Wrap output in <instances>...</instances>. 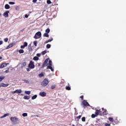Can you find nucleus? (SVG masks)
<instances>
[{
    "label": "nucleus",
    "mask_w": 126,
    "mask_h": 126,
    "mask_svg": "<svg viewBox=\"0 0 126 126\" xmlns=\"http://www.w3.org/2000/svg\"><path fill=\"white\" fill-rule=\"evenodd\" d=\"M4 40V42L6 43L8 41V38H6Z\"/></svg>",
    "instance_id": "nucleus-39"
},
{
    "label": "nucleus",
    "mask_w": 126,
    "mask_h": 126,
    "mask_svg": "<svg viewBox=\"0 0 126 126\" xmlns=\"http://www.w3.org/2000/svg\"><path fill=\"white\" fill-rule=\"evenodd\" d=\"M39 95L41 97H46V96H47V93L45 92H41L39 93Z\"/></svg>",
    "instance_id": "nucleus-7"
},
{
    "label": "nucleus",
    "mask_w": 126,
    "mask_h": 126,
    "mask_svg": "<svg viewBox=\"0 0 126 126\" xmlns=\"http://www.w3.org/2000/svg\"><path fill=\"white\" fill-rule=\"evenodd\" d=\"M24 81H25V82H26V83H29V81L27 80H24Z\"/></svg>",
    "instance_id": "nucleus-44"
},
{
    "label": "nucleus",
    "mask_w": 126,
    "mask_h": 126,
    "mask_svg": "<svg viewBox=\"0 0 126 126\" xmlns=\"http://www.w3.org/2000/svg\"><path fill=\"white\" fill-rule=\"evenodd\" d=\"M53 38L48 39V43H49V42H52V41H53Z\"/></svg>",
    "instance_id": "nucleus-41"
},
{
    "label": "nucleus",
    "mask_w": 126,
    "mask_h": 126,
    "mask_svg": "<svg viewBox=\"0 0 126 126\" xmlns=\"http://www.w3.org/2000/svg\"><path fill=\"white\" fill-rule=\"evenodd\" d=\"M9 4H15V2H9Z\"/></svg>",
    "instance_id": "nucleus-43"
},
{
    "label": "nucleus",
    "mask_w": 126,
    "mask_h": 126,
    "mask_svg": "<svg viewBox=\"0 0 126 126\" xmlns=\"http://www.w3.org/2000/svg\"><path fill=\"white\" fill-rule=\"evenodd\" d=\"M4 78H5V76H1L0 77V82H1V81H2V80H3V79H4Z\"/></svg>",
    "instance_id": "nucleus-17"
},
{
    "label": "nucleus",
    "mask_w": 126,
    "mask_h": 126,
    "mask_svg": "<svg viewBox=\"0 0 126 126\" xmlns=\"http://www.w3.org/2000/svg\"><path fill=\"white\" fill-rule=\"evenodd\" d=\"M86 120V118L84 117L82 118V121L83 122H85Z\"/></svg>",
    "instance_id": "nucleus-38"
},
{
    "label": "nucleus",
    "mask_w": 126,
    "mask_h": 126,
    "mask_svg": "<svg viewBox=\"0 0 126 126\" xmlns=\"http://www.w3.org/2000/svg\"><path fill=\"white\" fill-rule=\"evenodd\" d=\"M46 33H50V29L48 28L45 31Z\"/></svg>",
    "instance_id": "nucleus-33"
},
{
    "label": "nucleus",
    "mask_w": 126,
    "mask_h": 126,
    "mask_svg": "<svg viewBox=\"0 0 126 126\" xmlns=\"http://www.w3.org/2000/svg\"><path fill=\"white\" fill-rule=\"evenodd\" d=\"M33 60L34 61H38L39 60V58L37 56H35L34 57H33Z\"/></svg>",
    "instance_id": "nucleus-24"
},
{
    "label": "nucleus",
    "mask_w": 126,
    "mask_h": 126,
    "mask_svg": "<svg viewBox=\"0 0 126 126\" xmlns=\"http://www.w3.org/2000/svg\"><path fill=\"white\" fill-rule=\"evenodd\" d=\"M36 56H37V57H41V54H36Z\"/></svg>",
    "instance_id": "nucleus-49"
},
{
    "label": "nucleus",
    "mask_w": 126,
    "mask_h": 126,
    "mask_svg": "<svg viewBox=\"0 0 126 126\" xmlns=\"http://www.w3.org/2000/svg\"><path fill=\"white\" fill-rule=\"evenodd\" d=\"M8 13H9V11H6V12L3 13V16L4 17H8Z\"/></svg>",
    "instance_id": "nucleus-12"
},
{
    "label": "nucleus",
    "mask_w": 126,
    "mask_h": 126,
    "mask_svg": "<svg viewBox=\"0 0 126 126\" xmlns=\"http://www.w3.org/2000/svg\"><path fill=\"white\" fill-rule=\"evenodd\" d=\"M32 2H34V3L37 2V0H33Z\"/></svg>",
    "instance_id": "nucleus-50"
},
{
    "label": "nucleus",
    "mask_w": 126,
    "mask_h": 126,
    "mask_svg": "<svg viewBox=\"0 0 126 126\" xmlns=\"http://www.w3.org/2000/svg\"><path fill=\"white\" fill-rule=\"evenodd\" d=\"M8 64H9L8 63H2L1 65H0V68H3V67H6V66H7Z\"/></svg>",
    "instance_id": "nucleus-6"
},
{
    "label": "nucleus",
    "mask_w": 126,
    "mask_h": 126,
    "mask_svg": "<svg viewBox=\"0 0 126 126\" xmlns=\"http://www.w3.org/2000/svg\"><path fill=\"white\" fill-rule=\"evenodd\" d=\"M27 71H30V69L29 68H27Z\"/></svg>",
    "instance_id": "nucleus-54"
},
{
    "label": "nucleus",
    "mask_w": 126,
    "mask_h": 126,
    "mask_svg": "<svg viewBox=\"0 0 126 126\" xmlns=\"http://www.w3.org/2000/svg\"><path fill=\"white\" fill-rule=\"evenodd\" d=\"M0 60H2V57L0 56Z\"/></svg>",
    "instance_id": "nucleus-56"
},
{
    "label": "nucleus",
    "mask_w": 126,
    "mask_h": 126,
    "mask_svg": "<svg viewBox=\"0 0 126 126\" xmlns=\"http://www.w3.org/2000/svg\"><path fill=\"white\" fill-rule=\"evenodd\" d=\"M48 43H49V41L48 40H46L45 42V44H48Z\"/></svg>",
    "instance_id": "nucleus-53"
},
{
    "label": "nucleus",
    "mask_w": 126,
    "mask_h": 126,
    "mask_svg": "<svg viewBox=\"0 0 126 126\" xmlns=\"http://www.w3.org/2000/svg\"><path fill=\"white\" fill-rule=\"evenodd\" d=\"M36 117H37V118H39V115H36Z\"/></svg>",
    "instance_id": "nucleus-57"
},
{
    "label": "nucleus",
    "mask_w": 126,
    "mask_h": 126,
    "mask_svg": "<svg viewBox=\"0 0 126 126\" xmlns=\"http://www.w3.org/2000/svg\"><path fill=\"white\" fill-rule=\"evenodd\" d=\"M66 90H68V91L71 90V88H70V86H66Z\"/></svg>",
    "instance_id": "nucleus-29"
},
{
    "label": "nucleus",
    "mask_w": 126,
    "mask_h": 126,
    "mask_svg": "<svg viewBox=\"0 0 126 126\" xmlns=\"http://www.w3.org/2000/svg\"><path fill=\"white\" fill-rule=\"evenodd\" d=\"M0 16H1V13H0Z\"/></svg>",
    "instance_id": "nucleus-58"
},
{
    "label": "nucleus",
    "mask_w": 126,
    "mask_h": 126,
    "mask_svg": "<svg viewBox=\"0 0 126 126\" xmlns=\"http://www.w3.org/2000/svg\"><path fill=\"white\" fill-rule=\"evenodd\" d=\"M47 69H51V71H54V69L52 66H47Z\"/></svg>",
    "instance_id": "nucleus-15"
},
{
    "label": "nucleus",
    "mask_w": 126,
    "mask_h": 126,
    "mask_svg": "<svg viewBox=\"0 0 126 126\" xmlns=\"http://www.w3.org/2000/svg\"><path fill=\"white\" fill-rule=\"evenodd\" d=\"M96 117H97V115H96V114H93L92 115V119H94V118H96Z\"/></svg>",
    "instance_id": "nucleus-31"
},
{
    "label": "nucleus",
    "mask_w": 126,
    "mask_h": 126,
    "mask_svg": "<svg viewBox=\"0 0 126 126\" xmlns=\"http://www.w3.org/2000/svg\"><path fill=\"white\" fill-rule=\"evenodd\" d=\"M37 44H38V42H37L36 41H34L33 42V44L35 47H37Z\"/></svg>",
    "instance_id": "nucleus-34"
},
{
    "label": "nucleus",
    "mask_w": 126,
    "mask_h": 126,
    "mask_svg": "<svg viewBox=\"0 0 126 126\" xmlns=\"http://www.w3.org/2000/svg\"><path fill=\"white\" fill-rule=\"evenodd\" d=\"M48 63H49V59H47L46 60H45V61L43 63L41 68H44V67L47 66V65H48Z\"/></svg>",
    "instance_id": "nucleus-5"
},
{
    "label": "nucleus",
    "mask_w": 126,
    "mask_h": 126,
    "mask_svg": "<svg viewBox=\"0 0 126 126\" xmlns=\"http://www.w3.org/2000/svg\"><path fill=\"white\" fill-rule=\"evenodd\" d=\"M9 84H4L3 83H1L0 85V87H7Z\"/></svg>",
    "instance_id": "nucleus-11"
},
{
    "label": "nucleus",
    "mask_w": 126,
    "mask_h": 126,
    "mask_svg": "<svg viewBox=\"0 0 126 126\" xmlns=\"http://www.w3.org/2000/svg\"><path fill=\"white\" fill-rule=\"evenodd\" d=\"M25 93L26 94H28V95H30V94L31 93V92L29 91H25Z\"/></svg>",
    "instance_id": "nucleus-30"
},
{
    "label": "nucleus",
    "mask_w": 126,
    "mask_h": 126,
    "mask_svg": "<svg viewBox=\"0 0 126 126\" xmlns=\"http://www.w3.org/2000/svg\"><path fill=\"white\" fill-rule=\"evenodd\" d=\"M10 121L12 123H14L15 124H19V122H20L19 118L16 117H11L10 118Z\"/></svg>",
    "instance_id": "nucleus-1"
},
{
    "label": "nucleus",
    "mask_w": 126,
    "mask_h": 126,
    "mask_svg": "<svg viewBox=\"0 0 126 126\" xmlns=\"http://www.w3.org/2000/svg\"><path fill=\"white\" fill-rule=\"evenodd\" d=\"M81 118V115H79V116L77 117V120H80Z\"/></svg>",
    "instance_id": "nucleus-42"
},
{
    "label": "nucleus",
    "mask_w": 126,
    "mask_h": 126,
    "mask_svg": "<svg viewBox=\"0 0 126 126\" xmlns=\"http://www.w3.org/2000/svg\"><path fill=\"white\" fill-rule=\"evenodd\" d=\"M72 126H75V125H72Z\"/></svg>",
    "instance_id": "nucleus-59"
},
{
    "label": "nucleus",
    "mask_w": 126,
    "mask_h": 126,
    "mask_svg": "<svg viewBox=\"0 0 126 126\" xmlns=\"http://www.w3.org/2000/svg\"><path fill=\"white\" fill-rule=\"evenodd\" d=\"M43 37H47V38H49V34L47 32L44 33Z\"/></svg>",
    "instance_id": "nucleus-21"
},
{
    "label": "nucleus",
    "mask_w": 126,
    "mask_h": 126,
    "mask_svg": "<svg viewBox=\"0 0 126 126\" xmlns=\"http://www.w3.org/2000/svg\"><path fill=\"white\" fill-rule=\"evenodd\" d=\"M7 116H9V113L5 114L3 116L1 117V119H2L3 118H5V117H7Z\"/></svg>",
    "instance_id": "nucleus-20"
},
{
    "label": "nucleus",
    "mask_w": 126,
    "mask_h": 126,
    "mask_svg": "<svg viewBox=\"0 0 126 126\" xmlns=\"http://www.w3.org/2000/svg\"><path fill=\"white\" fill-rule=\"evenodd\" d=\"M27 64V63L26 62H24L22 63L21 67H24V66H26V65Z\"/></svg>",
    "instance_id": "nucleus-19"
},
{
    "label": "nucleus",
    "mask_w": 126,
    "mask_h": 126,
    "mask_svg": "<svg viewBox=\"0 0 126 126\" xmlns=\"http://www.w3.org/2000/svg\"><path fill=\"white\" fill-rule=\"evenodd\" d=\"M108 120L110 122H112V123H113V122H114V118H112V117H109L108 118Z\"/></svg>",
    "instance_id": "nucleus-25"
},
{
    "label": "nucleus",
    "mask_w": 126,
    "mask_h": 126,
    "mask_svg": "<svg viewBox=\"0 0 126 126\" xmlns=\"http://www.w3.org/2000/svg\"><path fill=\"white\" fill-rule=\"evenodd\" d=\"M22 90H16V93H22Z\"/></svg>",
    "instance_id": "nucleus-23"
},
{
    "label": "nucleus",
    "mask_w": 126,
    "mask_h": 126,
    "mask_svg": "<svg viewBox=\"0 0 126 126\" xmlns=\"http://www.w3.org/2000/svg\"><path fill=\"white\" fill-rule=\"evenodd\" d=\"M23 117H27V116H28V114H27V113H24L22 114Z\"/></svg>",
    "instance_id": "nucleus-32"
},
{
    "label": "nucleus",
    "mask_w": 126,
    "mask_h": 126,
    "mask_svg": "<svg viewBox=\"0 0 126 126\" xmlns=\"http://www.w3.org/2000/svg\"><path fill=\"white\" fill-rule=\"evenodd\" d=\"M37 94H35L34 95L32 96V100H34V99H36V98H37Z\"/></svg>",
    "instance_id": "nucleus-26"
},
{
    "label": "nucleus",
    "mask_w": 126,
    "mask_h": 126,
    "mask_svg": "<svg viewBox=\"0 0 126 126\" xmlns=\"http://www.w3.org/2000/svg\"><path fill=\"white\" fill-rule=\"evenodd\" d=\"M5 9H9L10 8V6H9V5L8 4H6L5 5Z\"/></svg>",
    "instance_id": "nucleus-16"
},
{
    "label": "nucleus",
    "mask_w": 126,
    "mask_h": 126,
    "mask_svg": "<svg viewBox=\"0 0 126 126\" xmlns=\"http://www.w3.org/2000/svg\"><path fill=\"white\" fill-rule=\"evenodd\" d=\"M25 17H26V18H28V15L27 14H26L25 15Z\"/></svg>",
    "instance_id": "nucleus-51"
},
{
    "label": "nucleus",
    "mask_w": 126,
    "mask_h": 126,
    "mask_svg": "<svg viewBox=\"0 0 126 126\" xmlns=\"http://www.w3.org/2000/svg\"><path fill=\"white\" fill-rule=\"evenodd\" d=\"M82 104L84 107H85V106H90L88 102L86 101L85 100H83Z\"/></svg>",
    "instance_id": "nucleus-8"
},
{
    "label": "nucleus",
    "mask_w": 126,
    "mask_h": 126,
    "mask_svg": "<svg viewBox=\"0 0 126 126\" xmlns=\"http://www.w3.org/2000/svg\"><path fill=\"white\" fill-rule=\"evenodd\" d=\"M3 41L2 40H0V45H2Z\"/></svg>",
    "instance_id": "nucleus-47"
},
{
    "label": "nucleus",
    "mask_w": 126,
    "mask_h": 126,
    "mask_svg": "<svg viewBox=\"0 0 126 126\" xmlns=\"http://www.w3.org/2000/svg\"><path fill=\"white\" fill-rule=\"evenodd\" d=\"M47 3H48V4H51V3H52V1H51L50 0H47Z\"/></svg>",
    "instance_id": "nucleus-35"
},
{
    "label": "nucleus",
    "mask_w": 126,
    "mask_h": 126,
    "mask_svg": "<svg viewBox=\"0 0 126 126\" xmlns=\"http://www.w3.org/2000/svg\"><path fill=\"white\" fill-rule=\"evenodd\" d=\"M12 94H14L16 93V91L12 92Z\"/></svg>",
    "instance_id": "nucleus-52"
},
{
    "label": "nucleus",
    "mask_w": 126,
    "mask_h": 126,
    "mask_svg": "<svg viewBox=\"0 0 126 126\" xmlns=\"http://www.w3.org/2000/svg\"><path fill=\"white\" fill-rule=\"evenodd\" d=\"M41 36H42V33H41V32H38L34 35V39H40Z\"/></svg>",
    "instance_id": "nucleus-3"
},
{
    "label": "nucleus",
    "mask_w": 126,
    "mask_h": 126,
    "mask_svg": "<svg viewBox=\"0 0 126 126\" xmlns=\"http://www.w3.org/2000/svg\"><path fill=\"white\" fill-rule=\"evenodd\" d=\"M4 72H5V73H8V72H9V68H8V69L6 70Z\"/></svg>",
    "instance_id": "nucleus-40"
},
{
    "label": "nucleus",
    "mask_w": 126,
    "mask_h": 126,
    "mask_svg": "<svg viewBox=\"0 0 126 126\" xmlns=\"http://www.w3.org/2000/svg\"><path fill=\"white\" fill-rule=\"evenodd\" d=\"M100 113H101V110L96 109L94 114L97 117H98V116H99V115L100 114Z\"/></svg>",
    "instance_id": "nucleus-10"
},
{
    "label": "nucleus",
    "mask_w": 126,
    "mask_h": 126,
    "mask_svg": "<svg viewBox=\"0 0 126 126\" xmlns=\"http://www.w3.org/2000/svg\"><path fill=\"white\" fill-rule=\"evenodd\" d=\"M80 98L82 99V100H83V98H84V96L82 95L80 96Z\"/></svg>",
    "instance_id": "nucleus-48"
},
{
    "label": "nucleus",
    "mask_w": 126,
    "mask_h": 126,
    "mask_svg": "<svg viewBox=\"0 0 126 126\" xmlns=\"http://www.w3.org/2000/svg\"><path fill=\"white\" fill-rule=\"evenodd\" d=\"M39 77H44V72H41L39 74H38Z\"/></svg>",
    "instance_id": "nucleus-22"
},
{
    "label": "nucleus",
    "mask_w": 126,
    "mask_h": 126,
    "mask_svg": "<svg viewBox=\"0 0 126 126\" xmlns=\"http://www.w3.org/2000/svg\"><path fill=\"white\" fill-rule=\"evenodd\" d=\"M27 46H28V43L25 42L24 45L21 46V49H25V47H27Z\"/></svg>",
    "instance_id": "nucleus-9"
},
{
    "label": "nucleus",
    "mask_w": 126,
    "mask_h": 126,
    "mask_svg": "<svg viewBox=\"0 0 126 126\" xmlns=\"http://www.w3.org/2000/svg\"><path fill=\"white\" fill-rule=\"evenodd\" d=\"M55 88H56V86H51V89H55Z\"/></svg>",
    "instance_id": "nucleus-46"
},
{
    "label": "nucleus",
    "mask_w": 126,
    "mask_h": 126,
    "mask_svg": "<svg viewBox=\"0 0 126 126\" xmlns=\"http://www.w3.org/2000/svg\"><path fill=\"white\" fill-rule=\"evenodd\" d=\"M14 43H11L6 48V49H9L10 48H11L14 46Z\"/></svg>",
    "instance_id": "nucleus-13"
},
{
    "label": "nucleus",
    "mask_w": 126,
    "mask_h": 126,
    "mask_svg": "<svg viewBox=\"0 0 126 126\" xmlns=\"http://www.w3.org/2000/svg\"><path fill=\"white\" fill-rule=\"evenodd\" d=\"M24 99L25 100H29V99H30V97H29V96L25 95L24 96Z\"/></svg>",
    "instance_id": "nucleus-18"
},
{
    "label": "nucleus",
    "mask_w": 126,
    "mask_h": 126,
    "mask_svg": "<svg viewBox=\"0 0 126 126\" xmlns=\"http://www.w3.org/2000/svg\"><path fill=\"white\" fill-rule=\"evenodd\" d=\"M41 54L43 55V56H44V55H46V54H47V50L42 51Z\"/></svg>",
    "instance_id": "nucleus-28"
},
{
    "label": "nucleus",
    "mask_w": 126,
    "mask_h": 126,
    "mask_svg": "<svg viewBox=\"0 0 126 126\" xmlns=\"http://www.w3.org/2000/svg\"><path fill=\"white\" fill-rule=\"evenodd\" d=\"M38 66H41V64L38 63Z\"/></svg>",
    "instance_id": "nucleus-55"
},
{
    "label": "nucleus",
    "mask_w": 126,
    "mask_h": 126,
    "mask_svg": "<svg viewBox=\"0 0 126 126\" xmlns=\"http://www.w3.org/2000/svg\"><path fill=\"white\" fill-rule=\"evenodd\" d=\"M49 65H48V66H51L52 65V61L49 60Z\"/></svg>",
    "instance_id": "nucleus-37"
},
{
    "label": "nucleus",
    "mask_w": 126,
    "mask_h": 126,
    "mask_svg": "<svg viewBox=\"0 0 126 126\" xmlns=\"http://www.w3.org/2000/svg\"><path fill=\"white\" fill-rule=\"evenodd\" d=\"M29 67L33 69L35 68V65L34 64V62L31 61L30 63L29 64Z\"/></svg>",
    "instance_id": "nucleus-4"
},
{
    "label": "nucleus",
    "mask_w": 126,
    "mask_h": 126,
    "mask_svg": "<svg viewBox=\"0 0 126 126\" xmlns=\"http://www.w3.org/2000/svg\"><path fill=\"white\" fill-rule=\"evenodd\" d=\"M50 82V81L48 79V78H45L44 79V80L41 82V85L45 87V86H47L49 84V83Z\"/></svg>",
    "instance_id": "nucleus-2"
},
{
    "label": "nucleus",
    "mask_w": 126,
    "mask_h": 126,
    "mask_svg": "<svg viewBox=\"0 0 126 126\" xmlns=\"http://www.w3.org/2000/svg\"><path fill=\"white\" fill-rule=\"evenodd\" d=\"M19 54H23L24 53V50L23 49H20L19 50Z\"/></svg>",
    "instance_id": "nucleus-27"
},
{
    "label": "nucleus",
    "mask_w": 126,
    "mask_h": 126,
    "mask_svg": "<svg viewBox=\"0 0 126 126\" xmlns=\"http://www.w3.org/2000/svg\"><path fill=\"white\" fill-rule=\"evenodd\" d=\"M46 48H47V49H50V48H51V44H48L46 45Z\"/></svg>",
    "instance_id": "nucleus-36"
},
{
    "label": "nucleus",
    "mask_w": 126,
    "mask_h": 126,
    "mask_svg": "<svg viewBox=\"0 0 126 126\" xmlns=\"http://www.w3.org/2000/svg\"><path fill=\"white\" fill-rule=\"evenodd\" d=\"M105 126H111V124H108V123H106L105 124Z\"/></svg>",
    "instance_id": "nucleus-45"
},
{
    "label": "nucleus",
    "mask_w": 126,
    "mask_h": 126,
    "mask_svg": "<svg viewBox=\"0 0 126 126\" xmlns=\"http://www.w3.org/2000/svg\"><path fill=\"white\" fill-rule=\"evenodd\" d=\"M28 49L29 52L32 51V46H31V44H30L28 45Z\"/></svg>",
    "instance_id": "nucleus-14"
}]
</instances>
